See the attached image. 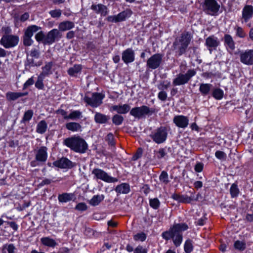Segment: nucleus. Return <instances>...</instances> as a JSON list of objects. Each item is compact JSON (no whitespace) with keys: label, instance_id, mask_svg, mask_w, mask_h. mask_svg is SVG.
Instances as JSON below:
<instances>
[{"label":"nucleus","instance_id":"obj_43","mask_svg":"<svg viewBox=\"0 0 253 253\" xmlns=\"http://www.w3.org/2000/svg\"><path fill=\"white\" fill-rule=\"evenodd\" d=\"M105 140L107 142L110 147L115 148L116 140L114 134L112 132H109L105 137Z\"/></svg>","mask_w":253,"mask_h":253},{"label":"nucleus","instance_id":"obj_19","mask_svg":"<svg viewBox=\"0 0 253 253\" xmlns=\"http://www.w3.org/2000/svg\"><path fill=\"white\" fill-rule=\"evenodd\" d=\"M173 123L177 127L185 128L189 125V119L188 117L182 115H176L173 119Z\"/></svg>","mask_w":253,"mask_h":253},{"label":"nucleus","instance_id":"obj_33","mask_svg":"<svg viewBox=\"0 0 253 253\" xmlns=\"http://www.w3.org/2000/svg\"><path fill=\"white\" fill-rule=\"evenodd\" d=\"M212 86V85L211 84L202 83L200 84L199 90L201 94L205 96L210 93Z\"/></svg>","mask_w":253,"mask_h":253},{"label":"nucleus","instance_id":"obj_62","mask_svg":"<svg viewBox=\"0 0 253 253\" xmlns=\"http://www.w3.org/2000/svg\"><path fill=\"white\" fill-rule=\"evenodd\" d=\"M207 220L206 214H205L204 216L199 219L195 223L196 225L203 226L206 224Z\"/></svg>","mask_w":253,"mask_h":253},{"label":"nucleus","instance_id":"obj_32","mask_svg":"<svg viewBox=\"0 0 253 253\" xmlns=\"http://www.w3.org/2000/svg\"><path fill=\"white\" fill-rule=\"evenodd\" d=\"M75 24L73 22L70 21H64L59 23L58 26V30L60 31L70 30L73 28Z\"/></svg>","mask_w":253,"mask_h":253},{"label":"nucleus","instance_id":"obj_63","mask_svg":"<svg viewBox=\"0 0 253 253\" xmlns=\"http://www.w3.org/2000/svg\"><path fill=\"white\" fill-rule=\"evenodd\" d=\"M158 97L160 100L164 101L167 99V93L165 91H161L158 93Z\"/></svg>","mask_w":253,"mask_h":253},{"label":"nucleus","instance_id":"obj_45","mask_svg":"<svg viewBox=\"0 0 253 253\" xmlns=\"http://www.w3.org/2000/svg\"><path fill=\"white\" fill-rule=\"evenodd\" d=\"M240 193V190L236 182L233 183L230 188V194L231 198L238 197Z\"/></svg>","mask_w":253,"mask_h":253},{"label":"nucleus","instance_id":"obj_6","mask_svg":"<svg viewBox=\"0 0 253 253\" xmlns=\"http://www.w3.org/2000/svg\"><path fill=\"white\" fill-rule=\"evenodd\" d=\"M190 195L187 194L180 195L176 193H174L171 195V198L174 201L179 203L190 204L192 202L197 201L201 194L198 193L195 197V191L194 189L190 190L187 192Z\"/></svg>","mask_w":253,"mask_h":253},{"label":"nucleus","instance_id":"obj_23","mask_svg":"<svg viewBox=\"0 0 253 253\" xmlns=\"http://www.w3.org/2000/svg\"><path fill=\"white\" fill-rule=\"evenodd\" d=\"M240 61L246 65L253 64V49L248 50L241 53Z\"/></svg>","mask_w":253,"mask_h":253},{"label":"nucleus","instance_id":"obj_2","mask_svg":"<svg viewBox=\"0 0 253 253\" xmlns=\"http://www.w3.org/2000/svg\"><path fill=\"white\" fill-rule=\"evenodd\" d=\"M193 39L192 34L189 31L183 32L173 42L172 49L175 55L181 56L184 54Z\"/></svg>","mask_w":253,"mask_h":253},{"label":"nucleus","instance_id":"obj_17","mask_svg":"<svg viewBox=\"0 0 253 253\" xmlns=\"http://www.w3.org/2000/svg\"><path fill=\"white\" fill-rule=\"evenodd\" d=\"M61 33L58 29H52L46 35V39L44 41V45L52 44L56 42V40L61 38Z\"/></svg>","mask_w":253,"mask_h":253},{"label":"nucleus","instance_id":"obj_10","mask_svg":"<svg viewBox=\"0 0 253 253\" xmlns=\"http://www.w3.org/2000/svg\"><path fill=\"white\" fill-rule=\"evenodd\" d=\"M196 74V71L194 69H189L185 74L179 73L173 80L172 84L174 86L184 85L188 83Z\"/></svg>","mask_w":253,"mask_h":253},{"label":"nucleus","instance_id":"obj_31","mask_svg":"<svg viewBox=\"0 0 253 253\" xmlns=\"http://www.w3.org/2000/svg\"><path fill=\"white\" fill-rule=\"evenodd\" d=\"M82 66L81 64H75L72 67H70L67 70L68 74L73 77H77L78 74L82 72Z\"/></svg>","mask_w":253,"mask_h":253},{"label":"nucleus","instance_id":"obj_56","mask_svg":"<svg viewBox=\"0 0 253 253\" xmlns=\"http://www.w3.org/2000/svg\"><path fill=\"white\" fill-rule=\"evenodd\" d=\"M143 154V149L142 148L139 147L137 149L136 152L133 155L131 160L133 161H135L141 158Z\"/></svg>","mask_w":253,"mask_h":253},{"label":"nucleus","instance_id":"obj_35","mask_svg":"<svg viewBox=\"0 0 253 253\" xmlns=\"http://www.w3.org/2000/svg\"><path fill=\"white\" fill-rule=\"evenodd\" d=\"M42 63L41 61L37 63L35 62L33 59H29L28 55H27L26 60L24 62L25 69L26 70H29L32 67H39L41 66Z\"/></svg>","mask_w":253,"mask_h":253},{"label":"nucleus","instance_id":"obj_46","mask_svg":"<svg viewBox=\"0 0 253 253\" xmlns=\"http://www.w3.org/2000/svg\"><path fill=\"white\" fill-rule=\"evenodd\" d=\"M44 77L39 75L38 77L37 80L35 83V87L39 90H44V85L43 80Z\"/></svg>","mask_w":253,"mask_h":253},{"label":"nucleus","instance_id":"obj_41","mask_svg":"<svg viewBox=\"0 0 253 253\" xmlns=\"http://www.w3.org/2000/svg\"><path fill=\"white\" fill-rule=\"evenodd\" d=\"M211 95L216 100H219L222 99L224 95V91L219 87L214 88L212 90Z\"/></svg>","mask_w":253,"mask_h":253},{"label":"nucleus","instance_id":"obj_7","mask_svg":"<svg viewBox=\"0 0 253 253\" xmlns=\"http://www.w3.org/2000/svg\"><path fill=\"white\" fill-rule=\"evenodd\" d=\"M203 11L210 15H218L220 5L216 0H204L201 4Z\"/></svg>","mask_w":253,"mask_h":253},{"label":"nucleus","instance_id":"obj_21","mask_svg":"<svg viewBox=\"0 0 253 253\" xmlns=\"http://www.w3.org/2000/svg\"><path fill=\"white\" fill-rule=\"evenodd\" d=\"M219 44L220 42L218 40L217 38L214 37L213 35H211L210 36L206 39L205 45L210 51V52H211L212 49H216Z\"/></svg>","mask_w":253,"mask_h":253},{"label":"nucleus","instance_id":"obj_15","mask_svg":"<svg viewBox=\"0 0 253 253\" xmlns=\"http://www.w3.org/2000/svg\"><path fill=\"white\" fill-rule=\"evenodd\" d=\"M52 164L54 167L61 169H72L76 166L75 163L65 157H62L54 161Z\"/></svg>","mask_w":253,"mask_h":253},{"label":"nucleus","instance_id":"obj_5","mask_svg":"<svg viewBox=\"0 0 253 253\" xmlns=\"http://www.w3.org/2000/svg\"><path fill=\"white\" fill-rule=\"evenodd\" d=\"M47 150L46 146L40 147L35 153V159L30 162V166L34 168L43 166L48 158Z\"/></svg>","mask_w":253,"mask_h":253},{"label":"nucleus","instance_id":"obj_55","mask_svg":"<svg viewBox=\"0 0 253 253\" xmlns=\"http://www.w3.org/2000/svg\"><path fill=\"white\" fill-rule=\"evenodd\" d=\"M147 238V235L143 232L137 233L133 236V239L135 241H140L143 242L145 241Z\"/></svg>","mask_w":253,"mask_h":253},{"label":"nucleus","instance_id":"obj_40","mask_svg":"<svg viewBox=\"0 0 253 253\" xmlns=\"http://www.w3.org/2000/svg\"><path fill=\"white\" fill-rule=\"evenodd\" d=\"M81 127V125L76 122H69L66 124V128L72 132L78 131Z\"/></svg>","mask_w":253,"mask_h":253},{"label":"nucleus","instance_id":"obj_30","mask_svg":"<svg viewBox=\"0 0 253 253\" xmlns=\"http://www.w3.org/2000/svg\"><path fill=\"white\" fill-rule=\"evenodd\" d=\"M53 66V62L50 61L45 62L44 66L42 67V72L40 75L44 77H48L52 74V68Z\"/></svg>","mask_w":253,"mask_h":253},{"label":"nucleus","instance_id":"obj_38","mask_svg":"<svg viewBox=\"0 0 253 253\" xmlns=\"http://www.w3.org/2000/svg\"><path fill=\"white\" fill-rule=\"evenodd\" d=\"M105 197L103 194L94 195L89 201V204L92 206H98L102 201Z\"/></svg>","mask_w":253,"mask_h":253},{"label":"nucleus","instance_id":"obj_51","mask_svg":"<svg viewBox=\"0 0 253 253\" xmlns=\"http://www.w3.org/2000/svg\"><path fill=\"white\" fill-rule=\"evenodd\" d=\"M234 247L236 250L243 251L246 248V244L245 241L237 240L234 242Z\"/></svg>","mask_w":253,"mask_h":253},{"label":"nucleus","instance_id":"obj_24","mask_svg":"<svg viewBox=\"0 0 253 253\" xmlns=\"http://www.w3.org/2000/svg\"><path fill=\"white\" fill-rule=\"evenodd\" d=\"M90 9L96 14H100L101 16H106L109 12L107 6L102 3L92 4L90 6Z\"/></svg>","mask_w":253,"mask_h":253},{"label":"nucleus","instance_id":"obj_29","mask_svg":"<svg viewBox=\"0 0 253 253\" xmlns=\"http://www.w3.org/2000/svg\"><path fill=\"white\" fill-rule=\"evenodd\" d=\"M28 94V92H21L8 91L6 93V98L8 101H15L19 97L26 96Z\"/></svg>","mask_w":253,"mask_h":253},{"label":"nucleus","instance_id":"obj_18","mask_svg":"<svg viewBox=\"0 0 253 253\" xmlns=\"http://www.w3.org/2000/svg\"><path fill=\"white\" fill-rule=\"evenodd\" d=\"M122 59L126 65L135 60V52L132 48H127L122 52Z\"/></svg>","mask_w":253,"mask_h":253},{"label":"nucleus","instance_id":"obj_36","mask_svg":"<svg viewBox=\"0 0 253 253\" xmlns=\"http://www.w3.org/2000/svg\"><path fill=\"white\" fill-rule=\"evenodd\" d=\"M47 128V124L45 120H42L38 123L36 127V132L39 134L44 133Z\"/></svg>","mask_w":253,"mask_h":253},{"label":"nucleus","instance_id":"obj_4","mask_svg":"<svg viewBox=\"0 0 253 253\" xmlns=\"http://www.w3.org/2000/svg\"><path fill=\"white\" fill-rule=\"evenodd\" d=\"M41 29L42 27L36 25H29L24 29L23 35L21 37L23 45L26 47L31 46L34 43L32 37L35 33Z\"/></svg>","mask_w":253,"mask_h":253},{"label":"nucleus","instance_id":"obj_37","mask_svg":"<svg viewBox=\"0 0 253 253\" xmlns=\"http://www.w3.org/2000/svg\"><path fill=\"white\" fill-rule=\"evenodd\" d=\"M194 242L191 239H187L184 244V251L185 253H191L194 250Z\"/></svg>","mask_w":253,"mask_h":253},{"label":"nucleus","instance_id":"obj_57","mask_svg":"<svg viewBox=\"0 0 253 253\" xmlns=\"http://www.w3.org/2000/svg\"><path fill=\"white\" fill-rule=\"evenodd\" d=\"M41 52L39 49L32 48L30 52V56L32 57L31 59H39L40 57Z\"/></svg>","mask_w":253,"mask_h":253},{"label":"nucleus","instance_id":"obj_14","mask_svg":"<svg viewBox=\"0 0 253 253\" xmlns=\"http://www.w3.org/2000/svg\"><path fill=\"white\" fill-rule=\"evenodd\" d=\"M92 173L96 179L101 180L107 183H114L118 181L117 178L109 175L106 172L100 169H94L92 171Z\"/></svg>","mask_w":253,"mask_h":253},{"label":"nucleus","instance_id":"obj_58","mask_svg":"<svg viewBox=\"0 0 253 253\" xmlns=\"http://www.w3.org/2000/svg\"><path fill=\"white\" fill-rule=\"evenodd\" d=\"M87 208L88 207L85 203L81 202L77 204L75 209L78 211H84L87 210Z\"/></svg>","mask_w":253,"mask_h":253},{"label":"nucleus","instance_id":"obj_25","mask_svg":"<svg viewBox=\"0 0 253 253\" xmlns=\"http://www.w3.org/2000/svg\"><path fill=\"white\" fill-rule=\"evenodd\" d=\"M109 110L111 112L116 111L118 114H126L130 110V106L128 104L115 105L112 106Z\"/></svg>","mask_w":253,"mask_h":253},{"label":"nucleus","instance_id":"obj_44","mask_svg":"<svg viewBox=\"0 0 253 253\" xmlns=\"http://www.w3.org/2000/svg\"><path fill=\"white\" fill-rule=\"evenodd\" d=\"M33 115L34 112L31 109L25 111L21 120V123H25L30 121L32 119Z\"/></svg>","mask_w":253,"mask_h":253},{"label":"nucleus","instance_id":"obj_1","mask_svg":"<svg viewBox=\"0 0 253 253\" xmlns=\"http://www.w3.org/2000/svg\"><path fill=\"white\" fill-rule=\"evenodd\" d=\"M63 144L71 151L79 153H85L88 149V145L84 138L78 134H75L65 138Z\"/></svg>","mask_w":253,"mask_h":253},{"label":"nucleus","instance_id":"obj_9","mask_svg":"<svg viewBox=\"0 0 253 253\" xmlns=\"http://www.w3.org/2000/svg\"><path fill=\"white\" fill-rule=\"evenodd\" d=\"M105 98V94L102 92H93L92 93V97L85 95L84 101L93 108H97L102 103V100Z\"/></svg>","mask_w":253,"mask_h":253},{"label":"nucleus","instance_id":"obj_34","mask_svg":"<svg viewBox=\"0 0 253 253\" xmlns=\"http://www.w3.org/2000/svg\"><path fill=\"white\" fill-rule=\"evenodd\" d=\"M41 241L43 245L48 247L54 248L57 245V242L49 237L42 238Z\"/></svg>","mask_w":253,"mask_h":253},{"label":"nucleus","instance_id":"obj_28","mask_svg":"<svg viewBox=\"0 0 253 253\" xmlns=\"http://www.w3.org/2000/svg\"><path fill=\"white\" fill-rule=\"evenodd\" d=\"M115 191L117 195L120 194H127L130 191V185L128 183H122L116 187Z\"/></svg>","mask_w":253,"mask_h":253},{"label":"nucleus","instance_id":"obj_16","mask_svg":"<svg viewBox=\"0 0 253 253\" xmlns=\"http://www.w3.org/2000/svg\"><path fill=\"white\" fill-rule=\"evenodd\" d=\"M163 55L161 53H155L149 58L147 61V66L152 70L156 69L161 65Z\"/></svg>","mask_w":253,"mask_h":253},{"label":"nucleus","instance_id":"obj_39","mask_svg":"<svg viewBox=\"0 0 253 253\" xmlns=\"http://www.w3.org/2000/svg\"><path fill=\"white\" fill-rule=\"evenodd\" d=\"M177 234H182V232L188 229L189 227L186 223H174L173 225Z\"/></svg>","mask_w":253,"mask_h":253},{"label":"nucleus","instance_id":"obj_8","mask_svg":"<svg viewBox=\"0 0 253 253\" xmlns=\"http://www.w3.org/2000/svg\"><path fill=\"white\" fill-rule=\"evenodd\" d=\"M155 113V109L154 108H150L146 105H142L140 107L132 108L130 110L129 114L135 118L141 119L145 118L146 116H151Z\"/></svg>","mask_w":253,"mask_h":253},{"label":"nucleus","instance_id":"obj_60","mask_svg":"<svg viewBox=\"0 0 253 253\" xmlns=\"http://www.w3.org/2000/svg\"><path fill=\"white\" fill-rule=\"evenodd\" d=\"M61 10L60 9L50 10L49 12L51 17L53 18H59L61 15Z\"/></svg>","mask_w":253,"mask_h":253},{"label":"nucleus","instance_id":"obj_48","mask_svg":"<svg viewBox=\"0 0 253 253\" xmlns=\"http://www.w3.org/2000/svg\"><path fill=\"white\" fill-rule=\"evenodd\" d=\"M168 152H171L170 147H169L168 148V151H167V147L160 148L157 152V158L158 159H161L163 158H165L166 156H167Z\"/></svg>","mask_w":253,"mask_h":253},{"label":"nucleus","instance_id":"obj_11","mask_svg":"<svg viewBox=\"0 0 253 253\" xmlns=\"http://www.w3.org/2000/svg\"><path fill=\"white\" fill-rule=\"evenodd\" d=\"M168 136V129L166 126L158 127L156 131L150 135L151 138L157 144L164 143Z\"/></svg>","mask_w":253,"mask_h":253},{"label":"nucleus","instance_id":"obj_64","mask_svg":"<svg viewBox=\"0 0 253 253\" xmlns=\"http://www.w3.org/2000/svg\"><path fill=\"white\" fill-rule=\"evenodd\" d=\"M133 253H147V251L142 246L139 245L135 249Z\"/></svg>","mask_w":253,"mask_h":253},{"label":"nucleus","instance_id":"obj_26","mask_svg":"<svg viewBox=\"0 0 253 253\" xmlns=\"http://www.w3.org/2000/svg\"><path fill=\"white\" fill-rule=\"evenodd\" d=\"M224 45L227 50L232 51L235 49V42L229 34H225L223 37Z\"/></svg>","mask_w":253,"mask_h":253},{"label":"nucleus","instance_id":"obj_42","mask_svg":"<svg viewBox=\"0 0 253 253\" xmlns=\"http://www.w3.org/2000/svg\"><path fill=\"white\" fill-rule=\"evenodd\" d=\"M36 33L35 39L36 41L39 43H42L44 45V41L46 39V35L43 31L40 30Z\"/></svg>","mask_w":253,"mask_h":253},{"label":"nucleus","instance_id":"obj_49","mask_svg":"<svg viewBox=\"0 0 253 253\" xmlns=\"http://www.w3.org/2000/svg\"><path fill=\"white\" fill-rule=\"evenodd\" d=\"M16 248L13 244H4L2 247V253H6V250L8 253H15Z\"/></svg>","mask_w":253,"mask_h":253},{"label":"nucleus","instance_id":"obj_52","mask_svg":"<svg viewBox=\"0 0 253 253\" xmlns=\"http://www.w3.org/2000/svg\"><path fill=\"white\" fill-rule=\"evenodd\" d=\"M161 203L157 198H151L149 199V205L154 210H157L160 208Z\"/></svg>","mask_w":253,"mask_h":253},{"label":"nucleus","instance_id":"obj_54","mask_svg":"<svg viewBox=\"0 0 253 253\" xmlns=\"http://www.w3.org/2000/svg\"><path fill=\"white\" fill-rule=\"evenodd\" d=\"M234 30L236 31V36L240 38H244L246 36V34L244 29L239 26H236L234 27Z\"/></svg>","mask_w":253,"mask_h":253},{"label":"nucleus","instance_id":"obj_59","mask_svg":"<svg viewBox=\"0 0 253 253\" xmlns=\"http://www.w3.org/2000/svg\"><path fill=\"white\" fill-rule=\"evenodd\" d=\"M215 157L220 160H225L227 157L225 153L222 151L217 150L215 153Z\"/></svg>","mask_w":253,"mask_h":253},{"label":"nucleus","instance_id":"obj_50","mask_svg":"<svg viewBox=\"0 0 253 253\" xmlns=\"http://www.w3.org/2000/svg\"><path fill=\"white\" fill-rule=\"evenodd\" d=\"M82 117V112L80 110H74L72 111L68 115V120H77Z\"/></svg>","mask_w":253,"mask_h":253},{"label":"nucleus","instance_id":"obj_20","mask_svg":"<svg viewBox=\"0 0 253 253\" xmlns=\"http://www.w3.org/2000/svg\"><path fill=\"white\" fill-rule=\"evenodd\" d=\"M253 16V6L245 5L242 11V23H247Z\"/></svg>","mask_w":253,"mask_h":253},{"label":"nucleus","instance_id":"obj_47","mask_svg":"<svg viewBox=\"0 0 253 253\" xmlns=\"http://www.w3.org/2000/svg\"><path fill=\"white\" fill-rule=\"evenodd\" d=\"M124 120V117L118 114L114 115L112 118V123L116 126L121 125L123 123Z\"/></svg>","mask_w":253,"mask_h":253},{"label":"nucleus","instance_id":"obj_22","mask_svg":"<svg viewBox=\"0 0 253 253\" xmlns=\"http://www.w3.org/2000/svg\"><path fill=\"white\" fill-rule=\"evenodd\" d=\"M77 200L75 193L64 192L58 195V200L59 203H66L70 201L75 202Z\"/></svg>","mask_w":253,"mask_h":253},{"label":"nucleus","instance_id":"obj_27","mask_svg":"<svg viewBox=\"0 0 253 253\" xmlns=\"http://www.w3.org/2000/svg\"><path fill=\"white\" fill-rule=\"evenodd\" d=\"M94 120L97 124H106L109 123L110 116L100 112H96L94 116Z\"/></svg>","mask_w":253,"mask_h":253},{"label":"nucleus","instance_id":"obj_53","mask_svg":"<svg viewBox=\"0 0 253 253\" xmlns=\"http://www.w3.org/2000/svg\"><path fill=\"white\" fill-rule=\"evenodd\" d=\"M159 180L165 184H167L169 182V175L166 171L163 170L161 172L159 176Z\"/></svg>","mask_w":253,"mask_h":253},{"label":"nucleus","instance_id":"obj_12","mask_svg":"<svg viewBox=\"0 0 253 253\" xmlns=\"http://www.w3.org/2000/svg\"><path fill=\"white\" fill-rule=\"evenodd\" d=\"M19 42V37L16 35H3L0 40V44L5 48L16 46Z\"/></svg>","mask_w":253,"mask_h":253},{"label":"nucleus","instance_id":"obj_61","mask_svg":"<svg viewBox=\"0 0 253 253\" xmlns=\"http://www.w3.org/2000/svg\"><path fill=\"white\" fill-rule=\"evenodd\" d=\"M204 165L202 162H197L194 166V170L196 172H201L204 169Z\"/></svg>","mask_w":253,"mask_h":253},{"label":"nucleus","instance_id":"obj_13","mask_svg":"<svg viewBox=\"0 0 253 253\" xmlns=\"http://www.w3.org/2000/svg\"><path fill=\"white\" fill-rule=\"evenodd\" d=\"M132 14V11L130 9H126L117 15L108 16L106 20L109 22L119 23L125 21L126 19L129 18Z\"/></svg>","mask_w":253,"mask_h":253},{"label":"nucleus","instance_id":"obj_3","mask_svg":"<svg viewBox=\"0 0 253 253\" xmlns=\"http://www.w3.org/2000/svg\"><path fill=\"white\" fill-rule=\"evenodd\" d=\"M162 238L166 241L172 240L176 247H178L183 241L182 234H177L173 226H171L169 230L164 231L161 234Z\"/></svg>","mask_w":253,"mask_h":253}]
</instances>
